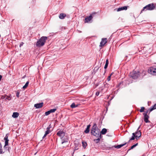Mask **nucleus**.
Returning a JSON list of instances; mask_svg holds the SVG:
<instances>
[{"instance_id": "15", "label": "nucleus", "mask_w": 156, "mask_h": 156, "mask_svg": "<svg viewBox=\"0 0 156 156\" xmlns=\"http://www.w3.org/2000/svg\"><path fill=\"white\" fill-rule=\"evenodd\" d=\"M66 14L65 13H61L59 16V18L61 19H64L66 16Z\"/></svg>"}, {"instance_id": "8", "label": "nucleus", "mask_w": 156, "mask_h": 156, "mask_svg": "<svg viewBox=\"0 0 156 156\" xmlns=\"http://www.w3.org/2000/svg\"><path fill=\"white\" fill-rule=\"evenodd\" d=\"M140 126L138 129L137 131H136L135 133H135V136L136 139H137L138 138L140 137L141 136V133L140 132V131H139L138 129L140 128Z\"/></svg>"}, {"instance_id": "7", "label": "nucleus", "mask_w": 156, "mask_h": 156, "mask_svg": "<svg viewBox=\"0 0 156 156\" xmlns=\"http://www.w3.org/2000/svg\"><path fill=\"white\" fill-rule=\"evenodd\" d=\"M107 42V38H103L101 39V41L100 42L99 46L101 47L104 46Z\"/></svg>"}, {"instance_id": "2", "label": "nucleus", "mask_w": 156, "mask_h": 156, "mask_svg": "<svg viewBox=\"0 0 156 156\" xmlns=\"http://www.w3.org/2000/svg\"><path fill=\"white\" fill-rule=\"evenodd\" d=\"M48 37H42L38 41L36 44V45L38 47H41L43 46L45 44L46 41L47 40Z\"/></svg>"}, {"instance_id": "28", "label": "nucleus", "mask_w": 156, "mask_h": 156, "mask_svg": "<svg viewBox=\"0 0 156 156\" xmlns=\"http://www.w3.org/2000/svg\"><path fill=\"white\" fill-rule=\"evenodd\" d=\"M149 112H150L149 109L146 111H145L144 113H143L144 115H147V114Z\"/></svg>"}, {"instance_id": "1", "label": "nucleus", "mask_w": 156, "mask_h": 156, "mask_svg": "<svg viewBox=\"0 0 156 156\" xmlns=\"http://www.w3.org/2000/svg\"><path fill=\"white\" fill-rule=\"evenodd\" d=\"M91 133V134L96 137L101 136L100 134V130L98 128L96 123H94L92 126Z\"/></svg>"}, {"instance_id": "22", "label": "nucleus", "mask_w": 156, "mask_h": 156, "mask_svg": "<svg viewBox=\"0 0 156 156\" xmlns=\"http://www.w3.org/2000/svg\"><path fill=\"white\" fill-rule=\"evenodd\" d=\"M156 108V104L154 105L152 107H151L150 109V112L153 111V110Z\"/></svg>"}, {"instance_id": "11", "label": "nucleus", "mask_w": 156, "mask_h": 156, "mask_svg": "<svg viewBox=\"0 0 156 156\" xmlns=\"http://www.w3.org/2000/svg\"><path fill=\"white\" fill-rule=\"evenodd\" d=\"M44 103L43 102H41L40 103L35 104L34 105V107L36 108H39L42 107Z\"/></svg>"}, {"instance_id": "41", "label": "nucleus", "mask_w": 156, "mask_h": 156, "mask_svg": "<svg viewBox=\"0 0 156 156\" xmlns=\"http://www.w3.org/2000/svg\"><path fill=\"white\" fill-rule=\"evenodd\" d=\"M79 32H80V33H81V31H79Z\"/></svg>"}, {"instance_id": "18", "label": "nucleus", "mask_w": 156, "mask_h": 156, "mask_svg": "<svg viewBox=\"0 0 156 156\" xmlns=\"http://www.w3.org/2000/svg\"><path fill=\"white\" fill-rule=\"evenodd\" d=\"M90 125H89L87 126L86 129L84 131V133H89V129L90 127Z\"/></svg>"}, {"instance_id": "5", "label": "nucleus", "mask_w": 156, "mask_h": 156, "mask_svg": "<svg viewBox=\"0 0 156 156\" xmlns=\"http://www.w3.org/2000/svg\"><path fill=\"white\" fill-rule=\"evenodd\" d=\"M148 72L152 75H156V67L152 66L150 67L148 70Z\"/></svg>"}, {"instance_id": "17", "label": "nucleus", "mask_w": 156, "mask_h": 156, "mask_svg": "<svg viewBox=\"0 0 156 156\" xmlns=\"http://www.w3.org/2000/svg\"><path fill=\"white\" fill-rule=\"evenodd\" d=\"M126 144V143H125V144H121L120 145H118L117 146H114L113 147L115 148H119L122 147V146H124Z\"/></svg>"}, {"instance_id": "35", "label": "nucleus", "mask_w": 156, "mask_h": 156, "mask_svg": "<svg viewBox=\"0 0 156 156\" xmlns=\"http://www.w3.org/2000/svg\"><path fill=\"white\" fill-rule=\"evenodd\" d=\"M111 76V75H110L107 78V80L108 81H109L110 80Z\"/></svg>"}, {"instance_id": "12", "label": "nucleus", "mask_w": 156, "mask_h": 156, "mask_svg": "<svg viewBox=\"0 0 156 156\" xmlns=\"http://www.w3.org/2000/svg\"><path fill=\"white\" fill-rule=\"evenodd\" d=\"M127 9V6H124L123 7H122L120 8H119L117 9V11H120L123 10H126Z\"/></svg>"}, {"instance_id": "3", "label": "nucleus", "mask_w": 156, "mask_h": 156, "mask_svg": "<svg viewBox=\"0 0 156 156\" xmlns=\"http://www.w3.org/2000/svg\"><path fill=\"white\" fill-rule=\"evenodd\" d=\"M155 8V6L153 4H149L143 8V9L141 11V12L144 10H153Z\"/></svg>"}, {"instance_id": "25", "label": "nucleus", "mask_w": 156, "mask_h": 156, "mask_svg": "<svg viewBox=\"0 0 156 156\" xmlns=\"http://www.w3.org/2000/svg\"><path fill=\"white\" fill-rule=\"evenodd\" d=\"M108 59H107L106 60L105 64V67H104V68L105 69H106L107 68L108 66Z\"/></svg>"}, {"instance_id": "14", "label": "nucleus", "mask_w": 156, "mask_h": 156, "mask_svg": "<svg viewBox=\"0 0 156 156\" xmlns=\"http://www.w3.org/2000/svg\"><path fill=\"white\" fill-rule=\"evenodd\" d=\"M144 115V121L146 123L150 122L148 120V119L149 116L148 115Z\"/></svg>"}, {"instance_id": "39", "label": "nucleus", "mask_w": 156, "mask_h": 156, "mask_svg": "<svg viewBox=\"0 0 156 156\" xmlns=\"http://www.w3.org/2000/svg\"><path fill=\"white\" fill-rule=\"evenodd\" d=\"M67 142V141H62V144H63L64 143Z\"/></svg>"}, {"instance_id": "6", "label": "nucleus", "mask_w": 156, "mask_h": 156, "mask_svg": "<svg viewBox=\"0 0 156 156\" xmlns=\"http://www.w3.org/2000/svg\"><path fill=\"white\" fill-rule=\"evenodd\" d=\"M4 140H5V145L4 146V148L5 149H6V150H9V149H7V147L6 146L8 145V141H9V140L8 139V134H7L5 137L4 138Z\"/></svg>"}, {"instance_id": "20", "label": "nucleus", "mask_w": 156, "mask_h": 156, "mask_svg": "<svg viewBox=\"0 0 156 156\" xmlns=\"http://www.w3.org/2000/svg\"><path fill=\"white\" fill-rule=\"evenodd\" d=\"M132 136L131 138L128 141V142H129L130 140H134L135 138H136V136H135V133H132Z\"/></svg>"}, {"instance_id": "21", "label": "nucleus", "mask_w": 156, "mask_h": 156, "mask_svg": "<svg viewBox=\"0 0 156 156\" xmlns=\"http://www.w3.org/2000/svg\"><path fill=\"white\" fill-rule=\"evenodd\" d=\"M107 132V129L105 128H103L101 131V133L102 134H105Z\"/></svg>"}, {"instance_id": "38", "label": "nucleus", "mask_w": 156, "mask_h": 156, "mask_svg": "<svg viewBox=\"0 0 156 156\" xmlns=\"http://www.w3.org/2000/svg\"><path fill=\"white\" fill-rule=\"evenodd\" d=\"M23 43L22 42L20 44V47L21 46L23 45Z\"/></svg>"}, {"instance_id": "29", "label": "nucleus", "mask_w": 156, "mask_h": 156, "mask_svg": "<svg viewBox=\"0 0 156 156\" xmlns=\"http://www.w3.org/2000/svg\"><path fill=\"white\" fill-rule=\"evenodd\" d=\"M56 110V109L55 108H54L52 109H51L50 110V112L51 113H53L55 112V111Z\"/></svg>"}, {"instance_id": "26", "label": "nucleus", "mask_w": 156, "mask_h": 156, "mask_svg": "<svg viewBox=\"0 0 156 156\" xmlns=\"http://www.w3.org/2000/svg\"><path fill=\"white\" fill-rule=\"evenodd\" d=\"M137 145H138V143H136V144L133 145L131 147V148L129 149L128 151H129L131 149H133L134 147H136Z\"/></svg>"}, {"instance_id": "9", "label": "nucleus", "mask_w": 156, "mask_h": 156, "mask_svg": "<svg viewBox=\"0 0 156 156\" xmlns=\"http://www.w3.org/2000/svg\"><path fill=\"white\" fill-rule=\"evenodd\" d=\"M57 134L61 138H62L65 136V133L63 131L59 130L57 132Z\"/></svg>"}, {"instance_id": "13", "label": "nucleus", "mask_w": 156, "mask_h": 156, "mask_svg": "<svg viewBox=\"0 0 156 156\" xmlns=\"http://www.w3.org/2000/svg\"><path fill=\"white\" fill-rule=\"evenodd\" d=\"M92 18L91 15L90 16L88 17H87L85 19V23H88L89 22Z\"/></svg>"}, {"instance_id": "40", "label": "nucleus", "mask_w": 156, "mask_h": 156, "mask_svg": "<svg viewBox=\"0 0 156 156\" xmlns=\"http://www.w3.org/2000/svg\"><path fill=\"white\" fill-rule=\"evenodd\" d=\"M2 76L1 75H0V81H1V79H2Z\"/></svg>"}, {"instance_id": "34", "label": "nucleus", "mask_w": 156, "mask_h": 156, "mask_svg": "<svg viewBox=\"0 0 156 156\" xmlns=\"http://www.w3.org/2000/svg\"><path fill=\"white\" fill-rule=\"evenodd\" d=\"M7 99L9 100H10V98L9 97L6 95L5 97V100H6Z\"/></svg>"}, {"instance_id": "19", "label": "nucleus", "mask_w": 156, "mask_h": 156, "mask_svg": "<svg viewBox=\"0 0 156 156\" xmlns=\"http://www.w3.org/2000/svg\"><path fill=\"white\" fill-rule=\"evenodd\" d=\"M96 137L98 138V139H94V140L95 143H98L99 142L101 138V136H100L98 137Z\"/></svg>"}, {"instance_id": "16", "label": "nucleus", "mask_w": 156, "mask_h": 156, "mask_svg": "<svg viewBox=\"0 0 156 156\" xmlns=\"http://www.w3.org/2000/svg\"><path fill=\"white\" fill-rule=\"evenodd\" d=\"M19 115V113L17 112H14L13 113L12 115V117L14 118H16Z\"/></svg>"}, {"instance_id": "4", "label": "nucleus", "mask_w": 156, "mask_h": 156, "mask_svg": "<svg viewBox=\"0 0 156 156\" xmlns=\"http://www.w3.org/2000/svg\"><path fill=\"white\" fill-rule=\"evenodd\" d=\"M140 75V73L139 71H133L130 73L129 76L133 79H136L139 77Z\"/></svg>"}, {"instance_id": "23", "label": "nucleus", "mask_w": 156, "mask_h": 156, "mask_svg": "<svg viewBox=\"0 0 156 156\" xmlns=\"http://www.w3.org/2000/svg\"><path fill=\"white\" fill-rule=\"evenodd\" d=\"M78 106V104L75 105L74 103H73L71 105L70 107L72 108H74L77 107Z\"/></svg>"}, {"instance_id": "37", "label": "nucleus", "mask_w": 156, "mask_h": 156, "mask_svg": "<svg viewBox=\"0 0 156 156\" xmlns=\"http://www.w3.org/2000/svg\"><path fill=\"white\" fill-rule=\"evenodd\" d=\"M99 92H97L96 93V95L97 96H98L99 95Z\"/></svg>"}, {"instance_id": "31", "label": "nucleus", "mask_w": 156, "mask_h": 156, "mask_svg": "<svg viewBox=\"0 0 156 156\" xmlns=\"http://www.w3.org/2000/svg\"><path fill=\"white\" fill-rule=\"evenodd\" d=\"M82 143L83 147H84L85 148L87 146V143H85L84 142H82Z\"/></svg>"}, {"instance_id": "32", "label": "nucleus", "mask_w": 156, "mask_h": 156, "mask_svg": "<svg viewBox=\"0 0 156 156\" xmlns=\"http://www.w3.org/2000/svg\"><path fill=\"white\" fill-rule=\"evenodd\" d=\"M20 91H19L18 90L17 91V92H16V96L18 98H19V97H20Z\"/></svg>"}, {"instance_id": "27", "label": "nucleus", "mask_w": 156, "mask_h": 156, "mask_svg": "<svg viewBox=\"0 0 156 156\" xmlns=\"http://www.w3.org/2000/svg\"><path fill=\"white\" fill-rule=\"evenodd\" d=\"M2 145L0 143V154H2L4 153V152H3L2 149Z\"/></svg>"}, {"instance_id": "24", "label": "nucleus", "mask_w": 156, "mask_h": 156, "mask_svg": "<svg viewBox=\"0 0 156 156\" xmlns=\"http://www.w3.org/2000/svg\"><path fill=\"white\" fill-rule=\"evenodd\" d=\"M29 83V82L27 81L25 84V85L23 87V89H25L28 86V84Z\"/></svg>"}, {"instance_id": "30", "label": "nucleus", "mask_w": 156, "mask_h": 156, "mask_svg": "<svg viewBox=\"0 0 156 156\" xmlns=\"http://www.w3.org/2000/svg\"><path fill=\"white\" fill-rule=\"evenodd\" d=\"M144 108L143 107H141V109L140 110V112H144Z\"/></svg>"}, {"instance_id": "33", "label": "nucleus", "mask_w": 156, "mask_h": 156, "mask_svg": "<svg viewBox=\"0 0 156 156\" xmlns=\"http://www.w3.org/2000/svg\"><path fill=\"white\" fill-rule=\"evenodd\" d=\"M51 113L50 112V110L47 111L45 112V115H49L50 113Z\"/></svg>"}, {"instance_id": "10", "label": "nucleus", "mask_w": 156, "mask_h": 156, "mask_svg": "<svg viewBox=\"0 0 156 156\" xmlns=\"http://www.w3.org/2000/svg\"><path fill=\"white\" fill-rule=\"evenodd\" d=\"M51 128L50 125H49L47 128V130L45 131V133L43 136V138L44 139V137L47 136V134L50 133L51 131L50 130V129Z\"/></svg>"}, {"instance_id": "36", "label": "nucleus", "mask_w": 156, "mask_h": 156, "mask_svg": "<svg viewBox=\"0 0 156 156\" xmlns=\"http://www.w3.org/2000/svg\"><path fill=\"white\" fill-rule=\"evenodd\" d=\"M5 96H2L1 97V98L2 99H5Z\"/></svg>"}, {"instance_id": "42", "label": "nucleus", "mask_w": 156, "mask_h": 156, "mask_svg": "<svg viewBox=\"0 0 156 156\" xmlns=\"http://www.w3.org/2000/svg\"><path fill=\"white\" fill-rule=\"evenodd\" d=\"M83 156H85V155H83Z\"/></svg>"}]
</instances>
